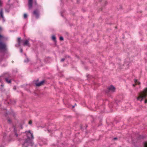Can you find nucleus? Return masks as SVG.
Wrapping results in <instances>:
<instances>
[{
	"label": "nucleus",
	"instance_id": "12",
	"mask_svg": "<svg viewBox=\"0 0 147 147\" xmlns=\"http://www.w3.org/2000/svg\"><path fill=\"white\" fill-rule=\"evenodd\" d=\"M27 17V15L26 13H24V18H26Z\"/></svg>",
	"mask_w": 147,
	"mask_h": 147
},
{
	"label": "nucleus",
	"instance_id": "17",
	"mask_svg": "<svg viewBox=\"0 0 147 147\" xmlns=\"http://www.w3.org/2000/svg\"><path fill=\"white\" fill-rule=\"evenodd\" d=\"M19 41H21V38H18V42H19Z\"/></svg>",
	"mask_w": 147,
	"mask_h": 147
},
{
	"label": "nucleus",
	"instance_id": "15",
	"mask_svg": "<svg viewBox=\"0 0 147 147\" xmlns=\"http://www.w3.org/2000/svg\"><path fill=\"white\" fill-rule=\"evenodd\" d=\"M60 40H63V38L62 36L60 37Z\"/></svg>",
	"mask_w": 147,
	"mask_h": 147
},
{
	"label": "nucleus",
	"instance_id": "19",
	"mask_svg": "<svg viewBox=\"0 0 147 147\" xmlns=\"http://www.w3.org/2000/svg\"><path fill=\"white\" fill-rule=\"evenodd\" d=\"M64 60H65V59L64 58H63L61 59V61L63 62V61H64Z\"/></svg>",
	"mask_w": 147,
	"mask_h": 147
},
{
	"label": "nucleus",
	"instance_id": "7",
	"mask_svg": "<svg viewBox=\"0 0 147 147\" xmlns=\"http://www.w3.org/2000/svg\"><path fill=\"white\" fill-rule=\"evenodd\" d=\"M32 0H28V7L30 9H31L32 7Z\"/></svg>",
	"mask_w": 147,
	"mask_h": 147
},
{
	"label": "nucleus",
	"instance_id": "6",
	"mask_svg": "<svg viewBox=\"0 0 147 147\" xmlns=\"http://www.w3.org/2000/svg\"><path fill=\"white\" fill-rule=\"evenodd\" d=\"M0 18H1L3 19H4L3 13V10L2 8H1L0 9Z\"/></svg>",
	"mask_w": 147,
	"mask_h": 147
},
{
	"label": "nucleus",
	"instance_id": "2",
	"mask_svg": "<svg viewBox=\"0 0 147 147\" xmlns=\"http://www.w3.org/2000/svg\"><path fill=\"white\" fill-rule=\"evenodd\" d=\"M147 96V88L144 89L143 91L139 93V95L137 98V99L141 102L144 98H145Z\"/></svg>",
	"mask_w": 147,
	"mask_h": 147
},
{
	"label": "nucleus",
	"instance_id": "4",
	"mask_svg": "<svg viewBox=\"0 0 147 147\" xmlns=\"http://www.w3.org/2000/svg\"><path fill=\"white\" fill-rule=\"evenodd\" d=\"M108 92H113L115 91V88L113 86H111L108 88Z\"/></svg>",
	"mask_w": 147,
	"mask_h": 147
},
{
	"label": "nucleus",
	"instance_id": "21",
	"mask_svg": "<svg viewBox=\"0 0 147 147\" xmlns=\"http://www.w3.org/2000/svg\"><path fill=\"white\" fill-rule=\"evenodd\" d=\"M29 61V59H27V60L26 61V60H25L24 61L25 62H28Z\"/></svg>",
	"mask_w": 147,
	"mask_h": 147
},
{
	"label": "nucleus",
	"instance_id": "20",
	"mask_svg": "<svg viewBox=\"0 0 147 147\" xmlns=\"http://www.w3.org/2000/svg\"><path fill=\"white\" fill-rule=\"evenodd\" d=\"M144 103H145L146 104V103H147V99H146L145 100V101H144Z\"/></svg>",
	"mask_w": 147,
	"mask_h": 147
},
{
	"label": "nucleus",
	"instance_id": "11",
	"mask_svg": "<svg viewBox=\"0 0 147 147\" xmlns=\"http://www.w3.org/2000/svg\"><path fill=\"white\" fill-rule=\"evenodd\" d=\"M5 80L8 83H11V80H9L7 78H5Z\"/></svg>",
	"mask_w": 147,
	"mask_h": 147
},
{
	"label": "nucleus",
	"instance_id": "25",
	"mask_svg": "<svg viewBox=\"0 0 147 147\" xmlns=\"http://www.w3.org/2000/svg\"><path fill=\"white\" fill-rule=\"evenodd\" d=\"M2 30V28L0 27V31Z\"/></svg>",
	"mask_w": 147,
	"mask_h": 147
},
{
	"label": "nucleus",
	"instance_id": "24",
	"mask_svg": "<svg viewBox=\"0 0 147 147\" xmlns=\"http://www.w3.org/2000/svg\"><path fill=\"white\" fill-rule=\"evenodd\" d=\"M1 4H2V3L1 2V1H0V6H1Z\"/></svg>",
	"mask_w": 147,
	"mask_h": 147
},
{
	"label": "nucleus",
	"instance_id": "18",
	"mask_svg": "<svg viewBox=\"0 0 147 147\" xmlns=\"http://www.w3.org/2000/svg\"><path fill=\"white\" fill-rule=\"evenodd\" d=\"M21 41H19V42H18V45L19 46H20V42H21Z\"/></svg>",
	"mask_w": 147,
	"mask_h": 147
},
{
	"label": "nucleus",
	"instance_id": "13",
	"mask_svg": "<svg viewBox=\"0 0 147 147\" xmlns=\"http://www.w3.org/2000/svg\"><path fill=\"white\" fill-rule=\"evenodd\" d=\"M52 39L53 40L55 41V39H56V38L54 36H52Z\"/></svg>",
	"mask_w": 147,
	"mask_h": 147
},
{
	"label": "nucleus",
	"instance_id": "3",
	"mask_svg": "<svg viewBox=\"0 0 147 147\" xmlns=\"http://www.w3.org/2000/svg\"><path fill=\"white\" fill-rule=\"evenodd\" d=\"M3 38V36L0 34V41ZM0 49L4 50H5L6 49V45L4 43L1 41H0Z\"/></svg>",
	"mask_w": 147,
	"mask_h": 147
},
{
	"label": "nucleus",
	"instance_id": "23",
	"mask_svg": "<svg viewBox=\"0 0 147 147\" xmlns=\"http://www.w3.org/2000/svg\"><path fill=\"white\" fill-rule=\"evenodd\" d=\"M20 52L22 53L23 52V50L22 49H21L20 50Z\"/></svg>",
	"mask_w": 147,
	"mask_h": 147
},
{
	"label": "nucleus",
	"instance_id": "22",
	"mask_svg": "<svg viewBox=\"0 0 147 147\" xmlns=\"http://www.w3.org/2000/svg\"><path fill=\"white\" fill-rule=\"evenodd\" d=\"M15 136H16V137H17L18 136V135L17 133L15 134Z\"/></svg>",
	"mask_w": 147,
	"mask_h": 147
},
{
	"label": "nucleus",
	"instance_id": "14",
	"mask_svg": "<svg viewBox=\"0 0 147 147\" xmlns=\"http://www.w3.org/2000/svg\"><path fill=\"white\" fill-rule=\"evenodd\" d=\"M144 147H147V142H145L144 143Z\"/></svg>",
	"mask_w": 147,
	"mask_h": 147
},
{
	"label": "nucleus",
	"instance_id": "8",
	"mask_svg": "<svg viewBox=\"0 0 147 147\" xmlns=\"http://www.w3.org/2000/svg\"><path fill=\"white\" fill-rule=\"evenodd\" d=\"M23 45L24 46H27L28 47H30V44L29 42V41L28 40H26L24 41L23 43Z\"/></svg>",
	"mask_w": 147,
	"mask_h": 147
},
{
	"label": "nucleus",
	"instance_id": "10",
	"mask_svg": "<svg viewBox=\"0 0 147 147\" xmlns=\"http://www.w3.org/2000/svg\"><path fill=\"white\" fill-rule=\"evenodd\" d=\"M134 82L135 83V84H134L132 85L133 86H134V87L136 85L140 84V82H139L138 81V80L136 79L134 80Z\"/></svg>",
	"mask_w": 147,
	"mask_h": 147
},
{
	"label": "nucleus",
	"instance_id": "9",
	"mask_svg": "<svg viewBox=\"0 0 147 147\" xmlns=\"http://www.w3.org/2000/svg\"><path fill=\"white\" fill-rule=\"evenodd\" d=\"M44 82L45 81L44 80L38 83H36V85L37 86H40L42 85L44 83Z\"/></svg>",
	"mask_w": 147,
	"mask_h": 147
},
{
	"label": "nucleus",
	"instance_id": "5",
	"mask_svg": "<svg viewBox=\"0 0 147 147\" xmlns=\"http://www.w3.org/2000/svg\"><path fill=\"white\" fill-rule=\"evenodd\" d=\"M39 11L38 9H36L34 10L33 12V14L34 15H35L37 18H38L39 17Z\"/></svg>",
	"mask_w": 147,
	"mask_h": 147
},
{
	"label": "nucleus",
	"instance_id": "26",
	"mask_svg": "<svg viewBox=\"0 0 147 147\" xmlns=\"http://www.w3.org/2000/svg\"><path fill=\"white\" fill-rule=\"evenodd\" d=\"M114 139V140H116L117 139V138H115Z\"/></svg>",
	"mask_w": 147,
	"mask_h": 147
},
{
	"label": "nucleus",
	"instance_id": "16",
	"mask_svg": "<svg viewBox=\"0 0 147 147\" xmlns=\"http://www.w3.org/2000/svg\"><path fill=\"white\" fill-rule=\"evenodd\" d=\"M32 123V121L30 120L28 122V123L29 124H31Z\"/></svg>",
	"mask_w": 147,
	"mask_h": 147
},
{
	"label": "nucleus",
	"instance_id": "27",
	"mask_svg": "<svg viewBox=\"0 0 147 147\" xmlns=\"http://www.w3.org/2000/svg\"><path fill=\"white\" fill-rule=\"evenodd\" d=\"M35 3L36 4V1H35Z\"/></svg>",
	"mask_w": 147,
	"mask_h": 147
},
{
	"label": "nucleus",
	"instance_id": "1",
	"mask_svg": "<svg viewBox=\"0 0 147 147\" xmlns=\"http://www.w3.org/2000/svg\"><path fill=\"white\" fill-rule=\"evenodd\" d=\"M26 133L27 135L28 138L25 140L24 143L22 144V147H27L28 145L30 142V137H31L32 139H33L34 137L33 134L31 133L30 130L28 131H26Z\"/></svg>",
	"mask_w": 147,
	"mask_h": 147
}]
</instances>
